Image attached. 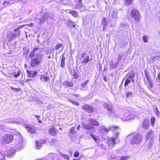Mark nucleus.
Instances as JSON below:
<instances>
[{
    "mask_svg": "<svg viewBox=\"0 0 160 160\" xmlns=\"http://www.w3.org/2000/svg\"><path fill=\"white\" fill-rule=\"evenodd\" d=\"M131 82L130 79L129 78H127L124 83V86L125 87H126Z\"/></svg>",
    "mask_w": 160,
    "mask_h": 160,
    "instance_id": "41",
    "label": "nucleus"
},
{
    "mask_svg": "<svg viewBox=\"0 0 160 160\" xmlns=\"http://www.w3.org/2000/svg\"><path fill=\"white\" fill-rule=\"evenodd\" d=\"M58 131L55 128H52L49 130L48 132L51 135L55 136L57 134Z\"/></svg>",
    "mask_w": 160,
    "mask_h": 160,
    "instance_id": "16",
    "label": "nucleus"
},
{
    "mask_svg": "<svg viewBox=\"0 0 160 160\" xmlns=\"http://www.w3.org/2000/svg\"><path fill=\"white\" fill-rule=\"evenodd\" d=\"M118 135L119 133L117 132L115 137L112 138L108 140L107 141L108 144L110 148H113V146L115 144V140L117 139Z\"/></svg>",
    "mask_w": 160,
    "mask_h": 160,
    "instance_id": "8",
    "label": "nucleus"
},
{
    "mask_svg": "<svg viewBox=\"0 0 160 160\" xmlns=\"http://www.w3.org/2000/svg\"><path fill=\"white\" fill-rule=\"evenodd\" d=\"M24 25H22V26H20L19 27H18V28H15L14 29V31H15V32H17V31H19V30L21 28H22L23 27Z\"/></svg>",
    "mask_w": 160,
    "mask_h": 160,
    "instance_id": "48",
    "label": "nucleus"
},
{
    "mask_svg": "<svg viewBox=\"0 0 160 160\" xmlns=\"http://www.w3.org/2000/svg\"><path fill=\"white\" fill-rule=\"evenodd\" d=\"M154 136L153 132L152 131H150L148 133L147 135L148 140L151 138H153Z\"/></svg>",
    "mask_w": 160,
    "mask_h": 160,
    "instance_id": "29",
    "label": "nucleus"
},
{
    "mask_svg": "<svg viewBox=\"0 0 160 160\" xmlns=\"http://www.w3.org/2000/svg\"><path fill=\"white\" fill-rule=\"evenodd\" d=\"M148 38V36L147 35L144 36L142 37V39L144 42L146 43L148 42L147 39Z\"/></svg>",
    "mask_w": 160,
    "mask_h": 160,
    "instance_id": "43",
    "label": "nucleus"
},
{
    "mask_svg": "<svg viewBox=\"0 0 160 160\" xmlns=\"http://www.w3.org/2000/svg\"><path fill=\"white\" fill-rule=\"evenodd\" d=\"M0 160H5V157L2 154L0 155Z\"/></svg>",
    "mask_w": 160,
    "mask_h": 160,
    "instance_id": "53",
    "label": "nucleus"
},
{
    "mask_svg": "<svg viewBox=\"0 0 160 160\" xmlns=\"http://www.w3.org/2000/svg\"><path fill=\"white\" fill-rule=\"evenodd\" d=\"M158 75L157 76L158 78V82L159 83H160V72H158Z\"/></svg>",
    "mask_w": 160,
    "mask_h": 160,
    "instance_id": "50",
    "label": "nucleus"
},
{
    "mask_svg": "<svg viewBox=\"0 0 160 160\" xmlns=\"http://www.w3.org/2000/svg\"><path fill=\"white\" fill-rule=\"evenodd\" d=\"M144 72H145V76L146 78H148V77L149 76H148V72L146 70H145L144 71Z\"/></svg>",
    "mask_w": 160,
    "mask_h": 160,
    "instance_id": "55",
    "label": "nucleus"
},
{
    "mask_svg": "<svg viewBox=\"0 0 160 160\" xmlns=\"http://www.w3.org/2000/svg\"><path fill=\"white\" fill-rule=\"evenodd\" d=\"M118 127H115L113 126H110L108 128H106L104 127H102L101 128V130L102 131H104L106 132H108L109 131L114 129H117Z\"/></svg>",
    "mask_w": 160,
    "mask_h": 160,
    "instance_id": "11",
    "label": "nucleus"
},
{
    "mask_svg": "<svg viewBox=\"0 0 160 160\" xmlns=\"http://www.w3.org/2000/svg\"><path fill=\"white\" fill-rule=\"evenodd\" d=\"M101 23L103 25V29H104L105 28H106L108 25V21L107 20L106 18H103L102 19Z\"/></svg>",
    "mask_w": 160,
    "mask_h": 160,
    "instance_id": "22",
    "label": "nucleus"
},
{
    "mask_svg": "<svg viewBox=\"0 0 160 160\" xmlns=\"http://www.w3.org/2000/svg\"><path fill=\"white\" fill-rule=\"evenodd\" d=\"M130 15L137 22H138L141 18L139 12L136 9H133L131 11Z\"/></svg>",
    "mask_w": 160,
    "mask_h": 160,
    "instance_id": "5",
    "label": "nucleus"
},
{
    "mask_svg": "<svg viewBox=\"0 0 160 160\" xmlns=\"http://www.w3.org/2000/svg\"><path fill=\"white\" fill-rule=\"evenodd\" d=\"M77 133V132L75 131V127H72L70 129L69 136L70 137L71 134H76Z\"/></svg>",
    "mask_w": 160,
    "mask_h": 160,
    "instance_id": "27",
    "label": "nucleus"
},
{
    "mask_svg": "<svg viewBox=\"0 0 160 160\" xmlns=\"http://www.w3.org/2000/svg\"><path fill=\"white\" fill-rule=\"evenodd\" d=\"M148 87L149 89L151 90V91H152V90L153 89V85L152 82H148Z\"/></svg>",
    "mask_w": 160,
    "mask_h": 160,
    "instance_id": "32",
    "label": "nucleus"
},
{
    "mask_svg": "<svg viewBox=\"0 0 160 160\" xmlns=\"http://www.w3.org/2000/svg\"><path fill=\"white\" fill-rule=\"evenodd\" d=\"M67 24L68 26L71 28L75 27L76 24V23L72 21L71 20H68L67 22Z\"/></svg>",
    "mask_w": 160,
    "mask_h": 160,
    "instance_id": "24",
    "label": "nucleus"
},
{
    "mask_svg": "<svg viewBox=\"0 0 160 160\" xmlns=\"http://www.w3.org/2000/svg\"><path fill=\"white\" fill-rule=\"evenodd\" d=\"M61 155L65 159H66V160H69V159L70 157L67 154H63L62 153H60Z\"/></svg>",
    "mask_w": 160,
    "mask_h": 160,
    "instance_id": "35",
    "label": "nucleus"
},
{
    "mask_svg": "<svg viewBox=\"0 0 160 160\" xmlns=\"http://www.w3.org/2000/svg\"><path fill=\"white\" fill-rule=\"evenodd\" d=\"M142 137L140 134H138L134 136L131 139L130 144H138L142 141Z\"/></svg>",
    "mask_w": 160,
    "mask_h": 160,
    "instance_id": "6",
    "label": "nucleus"
},
{
    "mask_svg": "<svg viewBox=\"0 0 160 160\" xmlns=\"http://www.w3.org/2000/svg\"><path fill=\"white\" fill-rule=\"evenodd\" d=\"M83 109L85 110L86 112L89 113H92L93 111V109L92 107L88 105H85L82 107Z\"/></svg>",
    "mask_w": 160,
    "mask_h": 160,
    "instance_id": "10",
    "label": "nucleus"
},
{
    "mask_svg": "<svg viewBox=\"0 0 160 160\" xmlns=\"http://www.w3.org/2000/svg\"><path fill=\"white\" fill-rule=\"evenodd\" d=\"M64 54L63 53L61 59V62L60 64L61 67L62 68H64L65 67V61L66 59L65 57L64 56Z\"/></svg>",
    "mask_w": 160,
    "mask_h": 160,
    "instance_id": "21",
    "label": "nucleus"
},
{
    "mask_svg": "<svg viewBox=\"0 0 160 160\" xmlns=\"http://www.w3.org/2000/svg\"><path fill=\"white\" fill-rule=\"evenodd\" d=\"M27 75L30 78H34L38 74V72L36 71H29L27 70Z\"/></svg>",
    "mask_w": 160,
    "mask_h": 160,
    "instance_id": "12",
    "label": "nucleus"
},
{
    "mask_svg": "<svg viewBox=\"0 0 160 160\" xmlns=\"http://www.w3.org/2000/svg\"><path fill=\"white\" fill-rule=\"evenodd\" d=\"M39 49V48L34 47L30 53L29 57L32 58L31 61V65L32 67H35L36 65H38L41 63L44 59V55L41 52L37 53L36 52Z\"/></svg>",
    "mask_w": 160,
    "mask_h": 160,
    "instance_id": "2",
    "label": "nucleus"
},
{
    "mask_svg": "<svg viewBox=\"0 0 160 160\" xmlns=\"http://www.w3.org/2000/svg\"><path fill=\"white\" fill-rule=\"evenodd\" d=\"M21 70L20 69H18L17 72H15L12 73V75L15 78H17L20 75Z\"/></svg>",
    "mask_w": 160,
    "mask_h": 160,
    "instance_id": "31",
    "label": "nucleus"
},
{
    "mask_svg": "<svg viewBox=\"0 0 160 160\" xmlns=\"http://www.w3.org/2000/svg\"><path fill=\"white\" fill-rule=\"evenodd\" d=\"M118 64V62H116L115 63H114L112 60L110 61L109 62L110 67L111 69H112L116 68Z\"/></svg>",
    "mask_w": 160,
    "mask_h": 160,
    "instance_id": "17",
    "label": "nucleus"
},
{
    "mask_svg": "<svg viewBox=\"0 0 160 160\" xmlns=\"http://www.w3.org/2000/svg\"><path fill=\"white\" fill-rule=\"evenodd\" d=\"M81 128V126L80 125H78L77 127V129L78 130H80Z\"/></svg>",
    "mask_w": 160,
    "mask_h": 160,
    "instance_id": "59",
    "label": "nucleus"
},
{
    "mask_svg": "<svg viewBox=\"0 0 160 160\" xmlns=\"http://www.w3.org/2000/svg\"><path fill=\"white\" fill-rule=\"evenodd\" d=\"M45 142V141L44 140H43L41 142H38V141H36V148L37 149H39L40 148L42 145L44 144Z\"/></svg>",
    "mask_w": 160,
    "mask_h": 160,
    "instance_id": "19",
    "label": "nucleus"
},
{
    "mask_svg": "<svg viewBox=\"0 0 160 160\" xmlns=\"http://www.w3.org/2000/svg\"><path fill=\"white\" fill-rule=\"evenodd\" d=\"M79 153L78 152V151H76L74 152V156L75 157H77L79 156Z\"/></svg>",
    "mask_w": 160,
    "mask_h": 160,
    "instance_id": "47",
    "label": "nucleus"
},
{
    "mask_svg": "<svg viewBox=\"0 0 160 160\" xmlns=\"http://www.w3.org/2000/svg\"><path fill=\"white\" fill-rule=\"evenodd\" d=\"M89 123L95 126H98L99 125L98 122L94 119H91L89 121Z\"/></svg>",
    "mask_w": 160,
    "mask_h": 160,
    "instance_id": "25",
    "label": "nucleus"
},
{
    "mask_svg": "<svg viewBox=\"0 0 160 160\" xmlns=\"http://www.w3.org/2000/svg\"><path fill=\"white\" fill-rule=\"evenodd\" d=\"M118 117L122 120L127 121L135 118L134 112L129 110H123L119 112Z\"/></svg>",
    "mask_w": 160,
    "mask_h": 160,
    "instance_id": "3",
    "label": "nucleus"
},
{
    "mask_svg": "<svg viewBox=\"0 0 160 160\" xmlns=\"http://www.w3.org/2000/svg\"><path fill=\"white\" fill-rule=\"evenodd\" d=\"M82 125V128H84L86 129L90 130L94 128L92 126L84 123H83Z\"/></svg>",
    "mask_w": 160,
    "mask_h": 160,
    "instance_id": "26",
    "label": "nucleus"
},
{
    "mask_svg": "<svg viewBox=\"0 0 160 160\" xmlns=\"http://www.w3.org/2000/svg\"><path fill=\"white\" fill-rule=\"evenodd\" d=\"M20 34V32H16L15 33H12L11 32V37L12 36H13V37H18Z\"/></svg>",
    "mask_w": 160,
    "mask_h": 160,
    "instance_id": "40",
    "label": "nucleus"
},
{
    "mask_svg": "<svg viewBox=\"0 0 160 160\" xmlns=\"http://www.w3.org/2000/svg\"><path fill=\"white\" fill-rule=\"evenodd\" d=\"M73 95L77 97H78L79 96V95L78 94H73Z\"/></svg>",
    "mask_w": 160,
    "mask_h": 160,
    "instance_id": "63",
    "label": "nucleus"
},
{
    "mask_svg": "<svg viewBox=\"0 0 160 160\" xmlns=\"http://www.w3.org/2000/svg\"><path fill=\"white\" fill-rule=\"evenodd\" d=\"M11 88L12 89V90H13L14 91H15V92H18L20 90V88H13L12 87H11Z\"/></svg>",
    "mask_w": 160,
    "mask_h": 160,
    "instance_id": "46",
    "label": "nucleus"
},
{
    "mask_svg": "<svg viewBox=\"0 0 160 160\" xmlns=\"http://www.w3.org/2000/svg\"><path fill=\"white\" fill-rule=\"evenodd\" d=\"M121 59H122L121 56L120 55H119L118 57V61L117 62H118V64H119V62H120V61L121 60Z\"/></svg>",
    "mask_w": 160,
    "mask_h": 160,
    "instance_id": "52",
    "label": "nucleus"
},
{
    "mask_svg": "<svg viewBox=\"0 0 160 160\" xmlns=\"http://www.w3.org/2000/svg\"><path fill=\"white\" fill-rule=\"evenodd\" d=\"M48 16V13H45L43 14L42 18L41 19H39L38 23L39 24H42L45 20V19H47Z\"/></svg>",
    "mask_w": 160,
    "mask_h": 160,
    "instance_id": "15",
    "label": "nucleus"
},
{
    "mask_svg": "<svg viewBox=\"0 0 160 160\" xmlns=\"http://www.w3.org/2000/svg\"><path fill=\"white\" fill-rule=\"evenodd\" d=\"M90 135L94 139L96 144L97 145H99V144L100 140L98 137V136L94 135L92 134H90Z\"/></svg>",
    "mask_w": 160,
    "mask_h": 160,
    "instance_id": "18",
    "label": "nucleus"
},
{
    "mask_svg": "<svg viewBox=\"0 0 160 160\" xmlns=\"http://www.w3.org/2000/svg\"><path fill=\"white\" fill-rule=\"evenodd\" d=\"M23 139L19 133L11 134V158L13 157L17 149L20 150L23 148Z\"/></svg>",
    "mask_w": 160,
    "mask_h": 160,
    "instance_id": "1",
    "label": "nucleus"
},
{
    "mask_svg": "<svg viewBox=\"0 0 160 160\" xmlns=\"http://www.w3.org/2000/svg\"><path fill=\"white\" fill-rule=\"evenodd\" d=\"M69 13L72 14L75 17H77L78 16V13L75 11H72L69 12Z\"/></svg>",
    "mask_w": 160,
    "mask_h": 160,
    "instance_id": "38",
    "label": "nucleus"
},
{
    "mask_svg": "<svg viewBox=\"0 0 160 160\" xmlns=\"http://www.w3.org/2000/svg\"><path fill=\"white\" fill-rule=\"evenodd\" d=\"M133 1V0H125L124 3L126 5L129 6L132 3Z\"/></svg>",
    "mask_w": 160,
    "mask_h": 160,
    "instance_id": "36",
    "label": "nucleus"
},
{
    "mask_svg": "<svg viewBox=\"0 0 160 160\" xmlns=\"http://www.w3.org/2000/svg\"><path fill=\"white\" fill-rule=\"evenodd\" d=\"M149 125V122L147 120H145L142 124V126L143 128L146 129L148 128Z\"/></svg>",
    "mask_w": 160,
    "mask_h": 160,
    "instance_id": "20",
    "label": "nucleus"
},
{
    "mask_svg": "<svg viewBox=\"0 0 160 160\" xmlns=\"http://www.w3.org/2000/svg\"><path fill=\"white\" fill-rule=\"evenodd\" d=\"M10 136L9 135H5L3 137L2 141L6 143H9Z\"/></svg>",
    "mask_w": 160,
    "mask_h": 160,
    "instance_id": "23",
    "label": "nucleus"
},
{
    "mask_svg": "<svg viewBox=\"0 0 160 160\" xmlns=\"http://www.w3.org/2000/svg\"><path fill=\"white\" fill-rule=\"evenodd\" d=\"M71 102L72 104H73L74 105H79V103L77 102H74L72 101H71Z\"/></svg>",
    "mask_w": 160,
    "mask_h": 160,
    "instance_id": "54",
    "label": "nucleus"
},
{
    "mask_svg": "<svg viewBox=\"0 0 160 160\" xmlns=\"http://www.w3.org/2000/svg\"><path fill=\"white\" fill-rule=\"evenodd\" d=\"M88 80H87L85 82L83 83H82L81 84V85L82 87V88L84 87V86H85L88 82Z\"/></svg>",
    "mask_w": 160,
    "mask_h": 160,
    "instance_id": "51",
    "label": "nucleus"
},
{
    "mask_svg": "<svg viewBox=\"0 0 160 160\" xmlns=\"http://www.w3.org/2000/svg\"><path fill=\"white\" fill-rule=\"evenodd\" d=\"M49 79V78L48 77H46L44 75H42L40 78V80L41 81L44 82H47Z\"/></svg>",
    "mask_w": 160,
    "mask_h": 160,
    "instance_id": "28",
    "label": "nucleus"
},
{
    "mask_svg": "<svg viewBox=\"0 0 160 160\" xmlns=\"http://www.w3.org/2000/svg\"><path fill=\"white\" fill-rule=\"evenodd\" d=\"M148 140L149 141L148 143V146L149 147H152L153 145L154 142L153 138L150 139Z\"/></svg>",
    "mask_w": 160,
    "mask_h": 160,
    "instance_id": "33",
    "label": "nucleus"
},
{
    "mask_svg": "<svg viewBox=\"0 0 160 160\" xmlns=\"http://www.w3.org/2000/svg\"><path fill=\"white\" fill-rule=\"evenodd\" d=\"M155 121V118L154 117H152L151 119V123L152 126H153V125L154 124Z\"/></svg>",
    "mask_w": 160,
    "mask_h": 160,
    "instance_id": "44",
    "label": "nucleus"
},
{
    "mask_svg": "<svg viewBox=\"0 0 160 160\" xmlns=\"http://www.w3.org/2000/svg\"><path fill=\"white\" fill-rule=\"evenodd\" d=\"M28 25L30 27H32L33 26V24L32 23H30L29 24H28Z\"/></svg>",
    "mask_w": 160,
    "mask_h": 160,
    "instance_id": "56",
    "label": "nucleus"
},
{
    "mask_svg": "<svg viewBox=\"0 0 160 160\" xmlns=\"http://www.w3.org/2000/svg\"><path fill=\"white\" fill-rule=\"evenodd\" d=\"M156 58L158 60H160V56H157L156 57Z\"/></svg>",
    "mask_w": 160,
    "mask_h": 160,
    "instance_id": "60",
    "label": "nucleus"
},
{
    "mask_svg": "<svg viewBox=\"0 0 160 160\" xmlns=\"http://www.w3.org/2000/svg\"><path fill=\"white\" fill-rule=\"evenodd\" d=\"M31 20V19H28V20H24V21H25V22H29V21H30Z\"/></svg>",
    "mask_w": 160,
    "mask_h": 160,
    "instance_id": "62",
    "label": "nucleus"
},
{
    "mask_svg": "<svg viewBox=\"0 0 160 160\" xmlns=\"http://www.w3.org/2000/svg\"><path fill=\"white\" fill-rule=\"evenodd\" d=\"M62 44H57L56 46V47H55V49H56V50H58V49L60 48L61 47H62Z\"/></svg>",
    "mask_w": 160,
    "mask_h": 160,
    "instance_id": "45",
    "label": "nucleus"
},
{
    "mask_svg": "<svg viewBox=\"0 0 160 160\" xmlns=\"http://www.w3.org/2000/svg\"><path fill=\"white\" fill-rule=\"evenodd\" d=\"M58 142V140L55 138H53L51 140L50 142V145H52Z\"/></svg>",
    "mask_w": 160,
    "mask_h": 160,
    "instance_id": "37",
    "label": "nucleus"
},
{
    "mask_svg": "<svg viewBox=\"0 0 160 160\" xmlns=\"http://www.w3.org/2000/svg\"><path fill=\"white\" fill-rule=\"evenodd\" d=\"M48 16V13H45L43 14L42 18L41 19H39L38 23L39 24H42L45 20V19H47Z\"/></svg>",
    "mask_w": 160,
    "mask_h": 160,
    "instance_id": "14",
    "label": "nucleus"
},
{
    "mask_svg": "<svg viewBox=\"0 0 160 160\" xmlns=\"http://www.w3.org/2000/svg\"><path fill=\"white\" fill-rule=\"evenodd\" d=\"M135 76V73L134 72L132 75H129L127 78H129V79H130L131 80H132V81H134L133 79Z\"/></svg>",
    "mask_w": 160,
    "mask_h": 160,
    "instance_id": "42",
    "label": "nucleus"
},
{
    "mask_svg": "<svg viewBox=\"0 0 160 160\" xmlns=\"http://www.w3.org/2000/svg\"><path fill=\"white\" fill-rule=\"evenodd\" d=\"M146 78L148 81V82H151V81L150 80V79L149 77H148V78Z\"/></svg>",
    "mask_w": 160,
    "mask_h": 160,
    "instance_id": "61",
    "label": "nucleus"
},
{
    "mask_svg": "<svg viewBox=\"0 0 160 160\" xmlns=\"http://www.w3.org/2000/svg\"><path fill=\"white\" fill-rule=\"evenodd\" d=\"M35 117L38 120L39 119V118H40V117L39 116L37 115H35Z\"/></svg>",
    "mask_w": 160,
    "mask_h": 160,
    "instance_id": "58",
    "label": "nucleus"
},
{
    "mask_svg": "<svg viewBox=\"0 0 160 160\" xmlns=\"http://www.w3.org/2000/svg\"><path fill=\"white\" fill-rule=\"evenodd\" d=\"M119 88L121 89V90L122 89V85H120L119 86Z\"/></svg>",
    "mask_w": 160,
    "mask_h": 160,
    "instance_id": "64",
    "label": "nucleus"
},
{
    "mask_svg": "<svg viewBox=\"0 0 160 160\" xmlns=\"http://www.w3.org/2000/svg\"><path fill=\"white\" fill-rule=\"evenodd\" d=\"M81 58H83V60L82 61V63H88L89 61V57L88 55H87L86 53H83L81 55Z\"/></svg>",
    "mask_w": 160,
    "mask_h": 160,
    "instance_id": "9",
    "label": "nucleus"
},
{
    "mask_svg": "<svg viewBox=\"0 0 160 160\" xmlns=\"http://www.w3.org/2000/svg\"><path fill=\"white\" fill-rule=\"evenodd\" d=\"M128 156H122L121 157L120 160H126L128 159Z\"/></svg>",
    "mask_w": 160,
    "mask_h": 160,
    "instance_id": "49",
    "label": "nucleus"
},
{
    "mask_svg": "<svg viewBox=\"0 0 160 160\" xmlns=\"http://www.w3.org/2000/svg\"><path fill=\"white\" fill-rule=\"evenodd\" d=\"M103 106L104 108L107 109L109 116L113 118H117L118 117V116L113 111V108L111 105H109L107 103H104Z\"/></svg>",
    "mask_w": 160,
    "mask_h": 160,
    "instance_id": "4",
    "label": "nucleus"
},
{
    "mask_svg": "<svg viewBox=\"0 0 160 160\" xmlns=\"http://www.w3.org/2000/svg\"><path fill=\"white\" fill-rule=\"evenodd\" d=\"M125 94L127 98H129L133 97V93L130 91H128L125 92Z\"/></svg>",
    "mask_w": 160,
    "mask_h": 160,
    "instance_id": "30",
    "label": "nucleus"
},
{
    "mask_svg": "<svg viewBox=\"0 0 160 160\" xmlns=\"http://www.w3.org/2000/svg\"><path fill=\"white\" fill-rule=\"evenodd\" d=\"M117 11H114L112 12L111 16L112 17L114 18H117Z\"/></svg>",
    "mask_w": 160,
    "mask_h": 160,
    "instance_id": "39",
    "label": "nucleus"
},
{
    "mask_svg": "<svg viewBox=\"0 0 160 160\" xmlns=\"http://www.w3.org/2000/svg\"><path fill=\"white\" fill-rule=\"evenodd\" d=\"M75 9H78L80 11L82 12L86 10V7L83 4L82 0H78L75 7Z\"/></svg>",
    "mask_w": 160,
    "mask_h": 160,
    "instance_id": "7",
    "label": "nucleus"
},
{
    "mask_svg": "<svg viewBox=\"0 0 160 160\" xmlns=\"http://www.w3.org/2000/svg\"><path fill=\"white\" fill-rule=\"evenodd\" d=\"M11 123H12L13 124H17L18 123L17 122H15V121H12L11 122Z\"/></svg>",
    "mask_w": 160,
    "mask_h": 160,
    "instance_id": "57",
    "label": "nucleus"
},
{
    "mask_svg": "<svg viewBox=\"0 0 160 160\" xmlns=\"http://www.w3.org/2000/svg\"><path fill=\"white\" fill-rule=\"evenodd\" d=\"M64 84L66 87H72L73 86V84L72 82L67 81L65 82Z\"/></svg>",
    "mask_w": 160,
    "mask_h": 160,
    "instance_id": "34",
    "label": "nucleus"
},
{
    "mask_svg": "<svg viewBox=\"0 0 160 160\" xmlns=\"http://www.w3.org/2000/svg\"><path fill=\"white\" fill-rule=\"evenodd\" d=\"M26 128L29 132L32 133H36V128L34 127H30L26 126Z\"/></svg>",
    "mask_w": 160,
    "mask_h": 160,
    "instance_id": "13",
    "label": "nucleus"
}]
</instances>
